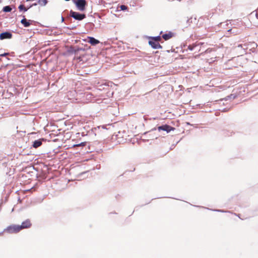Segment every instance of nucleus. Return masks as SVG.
Returning <instances> with one entry per match:
<instances>
[{
    "label": "nucleus",
    "instance_id": "423d86ee",
    "mask_svg": "<svg viewBox=\"0 0 258 258\" xmlns=\"http://www.w3.org/2000/svg\"><path fill=\"white\" fill-rule=\"evenodd\" d=\"M149 43L154 49H158V48H162V46L159 43V42H156L151 39L149 41Z\"/></svg>",
    "mask_w": 258,
    "mask_h": 258
},
{
    "label": "nucleus",
    "instance_id": "f257e3e1",
    "mask_svg": "<svg viewBox=\"0 0 258 258\" xmlns=\"http://www.w3.org/2000/svg\"><path fill=\"white\" fill-rule=\"evenodd\" d=\"M21 230L19 225H11L8 226L5 230L6 232L9 234L17 233Z\"/></svg>",
    "mask_w": 258,
    "mask_h": 258
},
{
    "label": "nucleus",
    "instance_id": "7ed1b4c3",
    "mask_svg": "<svg viewBox=\"0 0 258 258\" xmlns=\"http://www.w3.org/2000/svg\"><path fill=\"white\" fill-rule=\"evenodd\" d=\"M76 5L78 9L80 11H84L85 6L86 5V2L85 0H77L76 2Z\"/></svg>",
    "mask_w": 258,
    "mask_h": 258
},
{
    "label": "nucleus",
    "instance_id": "2eb2a0df",
    "mask_svg": "<svg viewBox=\"0 0 258 258\" xmlns=\"http://www.w3.org/2000/svg\"><path fill=\"white\" fill-rule=\"evenodd\" d=\"M18 9L20 11L23 10L24 12H26L28 10V9H26L23 5H20L19 6Z\"/></svg>",
    "mask_w": 258,
    "mask_h": 258
},
{
    "label": "nucleus",
    "instance_id": "dca6fc26",
    "mask_svg": "<svg viewBox=\"0 0 258 258\" xmlns=\"http://www.w3.org/2000/svg\"><path fill=\"white\" fill-rule=\"evenodd\" d=\"M200 45V43H198V44H196L195 45H189L188 46V48L190 50H192L194 49L195 48H196V47H199Z\"/></svg>",
    "mask_w": 258,
    "mask_h": 258
},
{
    "label": "nucleus",
    "instance_id": "b1692460",
    "mask_svg": "<svg viewBox=\"0 0 258 258\" xmlns=\"http://www.w3.org/2000/svg\"><path fill=\"white\" fill-rule=\"evenodd\" d=\"M3 232H0V236L2 235Z\"/></svg>",
    "mask_w": 258,
    "mask_h": 258
},
{
    "label": "nucleus",
    "instance_id": "5701e85b",
    "mask_svg": "<svg viewBox=\"0 0 258 258\" xmlns=\"http://www.w3.org/2000/svg\"><path fill=\"white\" fill-rule=\"evenodd\" d=\"M61 20H62V21H64V18H63V17H61Z\"/></svg>",
    "mask_w": 258,
    "mask_h": 258
},
{
    "label": "nucleus",
    "instance_id": "412c9836",
    "mask_svg": "<svg viewBox=\"0 0 258 258\" xmlns=\"http://www.w3.org/2000/svg\"><path fill=\"white\" fill-rule=\"evenodd\" d=\"M37 5H38V3H34V4H32V5L31 6H36Z\"/></svg>",
    "mask_w": 258,
    "mask_h": 258
},
{
    "label": "nucleus",
    "instance_id": "f03ea898",
    "mask_svg": "<svg viewBox=\"0 0 258 258\" xmlns=\"http://www.w3.org/2000/svg\"><path fill=\"white\" fill-rule=\"evenodd\" d=\"M70 16L77 20H82L86 17L85 14H81L77 12L71 11Z\"/></svg>",
    "mask_w": 258,
    "mask_h": 258
},
{
    "label": "nucleus",
    "instance_id": "f3484780",
    "mask_svg": "<svg viewBox=\"0 0 258 258\" xmlns=\"http://www.w3.org/2000/svg\"><path fill=\"white\" fill-rule=\"evenodd\" d=\"M120 9L122 11H125L127 9V7L125 5H121L120 6Z\"/></svg>",
    "mask_w": 258,
    "mask_h": 258
},
{
    "label": "nucleus",
    "instance_id": "1a4fd4ad",
    "mask_svg": "<svg viewBox=\"0 0 258 258\" xmlns=\"http://www.w3.org/2000/svg\"><path fill=\"white\" fill-rule=\"evenodd\" d=\"M42 140H43V139H39L38 140H35L33 144V147L34 148H37L38 147H40L42 145Z\"/></svg>",
    "mask_w": 258,
    "mask_h": 258
},
{
    "label": "nucleus",
    "instance_id": "aec40b11",
    "mask_svg": "<svg viewBox=\"0 0 258 258\" xmlns=\"http://www.w3.org/2000/svg\"><path fill=\"white\" fill-rule=\"evenodd\" d=\"M255 16L256 18L258 19V9L256 11Z\"/></svg>",
    "mask_w": 258,
    "mask_h": 258
},
{
    "label": "nucleus",
    "instance_id": "ddd939ff",
    "mask_svg": "<svg viewBox=\"0 0 258 258\" xmlns=\"http://www.w3.org/2000/svg\"><path fill=\"white\" fill-rule=\"evenodd\" d=\"M151 39H152L156 42H159V41H161V38L160 36H156V37H151Z\"/></svg>",
    "mask_w": 258,
    "mask_h": 258
},
{
    "label": "nucleus",
    "instance_id": "6e6552de",
    "mask_svg": "<svg viewBox=\"0 0 258 258\" xmlns=\"http://www.w3.org/2000/svg\"><path fill=\"white\" fill-rule=\"evenodd\" d=\"M89 40L88 42L90 43L92 45H96L99 43V41L95 39L94 37H88Z\"/></svg>",
    "mask_w": 258,
    "mask_h": 258
},
{
    "label": "nucleus",
    "instance_id": "a211bd4d",
    "mask_svg": "<svg viewBox=\"0 0 258 258\" xmlns=\"http://www.w3.org/2000/svg\"><path fill=\"white\" fill-rule=\"evenodd\" d=\"M213 50V49L212 48H208L206 50H205V53H210Z\"/></svg>",
    "mask_w": 258,
    "mask_h": 258
},
{
    "label": "nucleus",
    "instance_id": "9b49d317",
    "mask_svg": "<svg viewBox=\"0 0 258 258\" xmlns=\"http://www.w3.org/2000/svg\"><path fill=\"white\" fill-rule=\"evenodd\" d=\"M173 36V34L171 32H169L167 34H165L162 35V38L165 40H167L172 38Z\"/></svg>",
    "mask_w": 258,
    "mask_h": 258
},
{
    "label": "nucleus",
    "instance_id": "39448f33",
    "mask_svg": "<svg viewBox=\"0 0 258 258\" xmlns=\"http://www.w3.org/2000/svg\"><path fill=\"white\" fill-rule=\"evenodd\" d=\"M32 223L31 222L30 220L27 219L25 221H23L21 225H20V228L21 230L24 229L29 228L31 227Z\"/></svg>",
    "mask_w": 258,
    "mask_h": 258
},
{
    "label": "nucleus",
    "instance_id": "20e7f679",
    "mask_svg": "<svg viewBox=\"0 0 258 258\" xmlns=\"http://www.w3.org/2000/svg\"><path fill=\"white\" fill-rule=\"evenodd\" d=\"M174 130V128L168 125L167 124H165L163 125L159 126L158 127V131H166L167 133L170 132L171 131H173Z\"/></svg>",
    "mask_w": 258,
    "mask_h": 258
},
{
    "label": "nucleus",
    "instance_id": "4be33fe9",
    "mask_svg": "<svg viewBox=\"0 0 258 258\" xmlns=\"http://www.w3.org/2000/svg\"><path fill=\"white\" fill-rule=\"evenodd\" d=\"M7 54H8V53H4V54H2L1 56H5Z\"/></svg>",
    "mask_w": 258,
    "mask_h": 258
},
{
    "label": "nucleus",
    "instance_id": "9d476101",
    "mask_svg": "<svg viewBox=\"0 0 258 258\" xmlns=\"http://www.w3.org/2000/svg\"><path fill=\"white\" fill-rule=\"evenodd\" d=\"M29 21L30 20L28 21L26 18H24L21 21V23L24 25V27H28L31 25Z\"/></svg>",
    "mask_w": 258,
    "mask_h": 258
},
{
    "label": "nucleus",
    "instance_id": "0eeeda50",
    "mask_svg": "<svg viewBox=\"0 0 258 258\" xmlns=\"http://www.w3.org/2000/svg\"><path fill=\"white\" fill-rule=\"evenodd\" d=\"M12 37V34L8 32H3L0 34V39H10Z\"/></svg>",
    "mask_w": 258,
    "mask_h": 258
},
{
    "label": "nucleus",
    "instance_id": "4468645a",
    "mask_svg": "<svg viewBox=\"0 0 258 258\" xmlns=\"http://www.w3.org/2000/svg\"><path fill=\"white\" fill-rule=\"evenodd\" d=\"M11 10H12V8L9 6H6V7H4V8H3V11L5 12H11Z\"/></svg>",
    "mask_w": 258,
    "mask_h": 258
},
{
    "label": "nucleus",
    "instance_id": "f8f14e48",
    "mask_svg": "<svg viewBox=\"0 0 258 258\" xmlns=\"http://www.w3.org/2000/svg\"><path fill=\"white\" fill-rule=\"evenodd\" d=\"M47 3V0H38V4L40 6H45Z\"/></svg>",
    "mask_w": 258,
    "mask_h": 258
},
{
    "label": "nucleus",
    "instance_id": "6ab92c4d",
    "mask_svg": "<svg viewBox=\"0 0 258 258\" xmlns=\"http://www.w3.org/2000/svg\"><path fill=\"white\" fill-rule=\"evenodd\" d=\"M85 145L84 143H82L80 144L76 145L75 146H84Z\"/></svg>",
    "mask_w": 258,
    "mask_h": 258
}]
</instances>
